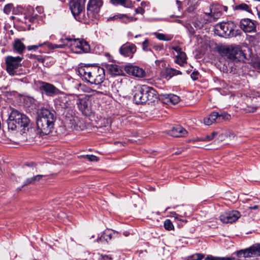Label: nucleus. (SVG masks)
Listing matches in <instances>:
<instances>
[{
	"mask_svg": "<svg viewBox=\"0 0 260 260\" xmlns=\"http://www.w3.org/2000/svg\"><path fill=\"white\" fill-rule=\"evenodd\" d=\"M164 227L166 230L170 231L174 229V225L170 219H167L164 222Z\"/></svg>",
	"mask_w": 260,
	"mask_h": 260,
	"instance_id": "36",
	"label": "nucleus"
},
{
	"mask_svg": "<svg viewBox=\"0 0 260 260\" xmlns=\"http://www.w3.org/2000/svg\"><path fill=\"white\" fill-rule=\"evenodd\" d=\"M236 26L232 21L222 22L218 23L214 26V33L222 37H233L237 36L235 31Z\"/></svg>",
	"mask_w": 260,
	"mask_h": 260,
	"instance_id": "7",
	"label": "nucleus"
},
{
	"mask_svg": "<svg viewBox=\"0 0 260 260\" xmlns=\"http://www.w3.org/2000/svg\"><path fill=\"white\" fill-rule=\"evenodd\" d=\"M169 101L174 105L177 104L180 101V98L175 94H170L168 96Z\"/></svg>",
	"mask_w": 260,
	"mask_h": 260,
	"instance_id": "34",
	"label": "nucleus"
},
{
	"mask_svg": "<svg viewBox=\"0 0 260 260\" xmlns=\"http://www.w3.org/2000/svg\"><path fill=\"white\" fill-rule=\"evenodd\" d=\"M103 4V0H89L87 6V17L89 20H93L97 18Z\"/></svg>",
	"mask_w": 260,
	"mask_h": 260,
	"instance_id": "8",
	"label": "nucleus"
},
{
	"mask_svg": "<svg viewBox=\"0 0 260 260\" xmlns=\"http://www.w3.org/2000/svg\"><path fill=\"white\" fill-rule=\"evenodd\" d=\"M235 9L236 10H242L248 12H250L251 11V9L249 6L244 3L236 6Z\"/></svg>",
	"mask_w": 260,
	"mask_h": 260,
	"instance_id": "33",
	"label": "nucleus"
},
{
	"mask_svg": "<svg viewBox=\"0 0 260 260\" xmlns=\"http://www.w3.org/2000/svg\"><path fill=\"white\" fill-rule=\"evenodd\" d=\"M176 4L178 8V10L179 11H180L182 10L183 8L182 6V2L180 1L177 0L176 1Z\"/></svg>",
	"mask_w": 260,
	"mask_h": 260,
	"instance_id": "48",
	"label": "nucleus"
},
{
	"mask_svg": "<svg viewBox=\"0 0 260 260\" xmlns=\"http://www.w3.org/2000/svg\"><path fill=\"white\" fill-rule=\"evenodd\" d=\"M249 209L251 210H257L258 209V206L257 205H254L253 206L249 207Z\"/></svg>",
	"mask_w": 260,
	"mask_h": 260,
	"instance_id": "54",
	"label": "nucleus"
},
{
	"mask_svg": "<svg viewBox=\"0 0 260 260\" xmlns=\"http://www.w3.org/2000/svg\"><path fill=\"white\" fill-rule=\"evenodd\" d=\"M124 70L127 74L137 77H143L145 75V72L142 68L132 64L126 66Z\"/></svg>",
	"mask_w": 260,
	"mask_h": 260,
	"instance_id": "19",
	"label": "nucleus"
},
{
	"mask_svg": "<svg viewBox=\"0 0 260 260\" xmlns=\"http://www.w3.org/2000/svg\"><path fill=\"white\" fill-rule=\"evenodd\" d=\"M13 48L19 54H22L25 48V46L19 39H15L13 43Z\"/></svg>",
	"mask_w": 260,
	"mask_h": 260,
	"instance_id": "26",
	"label": "nucleus"
},
{
	"mask_svg": "<svg viewBox=\"0 0 260 260\" xmlns=\"http://www.w3.org/2000/svg\"><path fill=\"white\" fill-rule=\"evenodd\" d=\"M76 104L79 110L84 115H87L90 111L89 96L84 95L79 96L78 95H74Z\"/></svg>",
	"mask_w": 260,
	"mask_h": 260,
	"instance_id": "10",
	"label": "nucleus"
},
{
	"mask_svg": "<svg viewBox=\"0 0 260 260\" xmlns=\"http://www.w3.org/2000/svg\"><path fill=\"white\" fill-rule=\"evenodd\" d=\"M65 121L69 127L73 129L79 131L80 126L79 124L80 122L79 118L72 114H67L66 115Z\"/></svg>",
	"mask_w": 260,
	"mask_h": 260,
	"instance_id": "18",
	"label": "nucleus"
},
{
	"mask_svg": "<svg viewBox=\"0 0 260 260\" xmlns=\"http://www.w3.org/2000/svg\"><path fill=\"white\" fill-rule=\"evenodd\" d=\"M101 260H112V258L107 255H101Z\"/></svg>",
	"mask_w": 260,
	"mask_h": 260,
	"instance_id": "51",
	"label": "nucleus"
},
{
	"mask_svg": "<svg viewBox=\"0 0 260 260\" xmlns=\"http://www.w3.org/2000/svg\"><path fill=\"white\" fill-rule=\"evenodd\" d=\"M35 184L33 181V179L31 177L27 178L23 182V186L28 185L29 184Z\"/></svg>",
	"mask_w": 260,
	"mask_h": 260,
	"instance_id": "42",
	"label": "nucleus"
},
{
	"mask_svg": "<svg viewBox=\"0 0 260 260\" xmlns=\"http://www.w3.org/2000/svg\"><path fill=\"white\" fill-rule=\"evenodd\" d=\"M136 51V46L135 45L127 43L121 46L119 49V53L124 56L132 58L133 54Z\"/></svg>",
	"mask_w": 260,
	"mask_h": 260,
	"instance_id": "17",
	"label": "nucleus"
},
{
	"mask_svg": "<svg viewBox=\"0 0 260 260\" xmlns=\"http://www.w3.org/2000/svg\"><path fill=\"white\" fill-rule=\"evenodd\" d=\"M75 99L74 95H67L63 93L61 94L56 99V104L59 105L63 109H72L74 104L73 100Z\"/></svg>",
	"mask_w": 260,
	"mask_h": 260,
	"instance_id": "11",
	"label": "nucleus"
},
{
	"mask_svg": "<svg viewBox=\"0 0 260 260\" xmlns=\"http://www.w3.org/2000/svg\"><path fill=\"white\" fill-rule=\"evenodd\" d=\"M176 22L180 23L181 22V21L180 20H176Z\"/></svg>",
	"mask_w": 260,
	"mask_h": 260,
	"instance_id": "58",
	"label": "nucleus"
},
{
	"mask_svg": "<svg viewBox=\"0 0 260 260\" xmlns=\"http://www.w3.org/2000/svg\"><path fill=\"white\" fill-rule=\"evenodd\" d=\"M218 118V112H213L208 116L205 117L204 119V122L205 125H210L213 122H217Z\"/></svg>",
	"mask_w": 260,
	"mask_h": 260,
	"instance_id": "25",
	"label": "nucleus"
},
{
	"mask_svg": "<svg viewBox=\"0 0 260 260\" xmlns=\"http://www.w3.org/2000/svg\"><path fill=\"white\" fill-rule=\"evenodd\" d=\"M187 208V207L182 206L180 208V210H179V211L180 212H183L182 214L179 215V214H177L176 212H172V213H171V216L172 217H174L175 220H178L179 221L186 222L187 221L186 220L181 219L180 218V217H182V216H187V213L186 212Z\"/></svg>",
	"mask_w": 260,
	"mask_h": 260,
	"instance_id": "27",
	"label": "nucleus"
},
{
	"mask_svg": "<svg viewBox=\"0 0 260 260\" xmlns=\"http://www.w3.org/2000/svg\"><path fill=\"white\" fill-rule=\"evenodd\" d=\"M114 18H118L120 19H122V21L125 23H127L128 22L133 21L136 20V19H134L132 17H128L125 14L117 15L114 16Z\"/></svg>",
	"mask_w": 260,
	"mask_h": 260,
	"instance_id": "31",
	"label": "nucleus"
},
{
	"mask_svg": "<svg viewBox=\"0 0 260 260\" xmlns=\"http://www.w3.org/2000/svg\"><path fill=\"white\" fill-rule=\"evenodd\" d=\"M55 117L54 113L47 109H44L37 120L39 132L43 135L49 134L54 126Z\"/></svg>",
	"mask_w": 260,
	"mask_h": 260,
	"instance_id": "2",
	"label": "nucleus"
},
{
	"mask_svg": "<svg viewBox=\"0 0 260 260\" xmlns=\"http://www.w3.org/2000/svg\"><path fill=\"white\" fill-rule=\"evenodd\" d=\"M40 89L44 91L45 94L50 96H53L59 92V90L53 84L43 81H40Z\"/></svg>",
	"mask_w": 260,
	"mask_h": 260,
	"instance_id": "16",
	"label": "nucleus"
},
{
	"mask_svg": "<svg viewBox=\"0 0 260 260\" xmlns=\"http://www.w3.org/2000/svg\"><path fill=\"white\" fill-rule=\"evenodd\" d=\"M64 41L67 43V47L74 53L82 54L88 52L90 50L89 44L82 39L67 37Z\"/></svg>",
	"mask_w": 260,
	"mask_h": 260,
	"instance_id": "5",
	"label": "nucleus"
},
{
	"mask_svg": "<svg viewBox=\"0 0 260 260\" xmlns=\"http://www.w3.org/2000/svg\"><path fill=\"white\" fill-rule=\"evenodd\" d=\"M199 76V73L198 71H193L190 75L191 78L193 80H197L198 79Z\"/></svg>",
	"mask_w": 260,
	"mask_h": 260,
	"instance_id": "45",
	"label": "nucleus"
},
{
	"mask_svg": "<svg viewBox=\"0 0 260 260\" xmlns=\"http://www.w3.org/2000/svg\"><path fill=\"white\" fill-rule=\"evenodd\" d=\"M172 49L177 52V55H179L181 54V53L183 52L182 51V49L179 46H174L172 47Z\"/></svg>",
	"mask_w": 260,
	"mask_h": 260,
	"instance_id": "46",
	"label": "nucleus"
},
{
	"mask_svg": "<svg viewBox=\"0 0 260 260\" xmlns=\"http://www.w3.org/2000/svg\"><path fill=\"white\" fill-rule=\"evenodd\" d=\"M108 72L112 76H119L123 74L121 67L115 64H106L105 66Z\"/></svg>",
	"mask_w": 260,
	"mask_h": 260,
	"instance_id": "21",
	"label": "nucleus"
},
{
	"mask_svg": "<svg viewBox=\"0 0 260 260\" xmlns=\"http://www.w3.org/2000/svg\"><path fill=\"white\" fill-rule=\"evenodd\" d=\"M231 118L230 114L226 112L218 113V118H217V122L220 123L223 121L229 120Z\"/></svg>",
	"mask_w": 260,
	"mask_h": 260,
	"instance_id": "29",
	"label": "nucleus"
},
{
	"mask_svg": "<svg viewBox=\"0 0 260 260\" xmlns=\"http://www.w3.org/2000/svg\"><path fill=\"white\" fill-rule=\"evenodd\" d=\"M223 55L230 61L234 62H245L248 59L246 50H243L239 46H230L223 49Z\"/></svg>",
	"mask_w": 260,
	"mask_h": 260,
	"instance_id": "3",
	"label": "nucleus"
},
{
	"mask_svg": "<svg viewBox=\"0 0 260 260\" xmlns=\"http://www.w3.org/2000/svg\"><path fill=\"white\" fill-rule=\"evenodd\" d=\"M9 119L12 121L15 128L19 129L22 133H24L28 129L29 119L25 114L19 112L18 110L13 109L10 113Z\"/></svg>",
	"mask_w": 260,
	"mask_h": 260,
	"instance_id": "4",
	"label": "nucleus"
},
{
	"mask_svg": "<svg viewBox=\"0 0 260 260\" xmlns=\"http://www.w3.org/2000/svg\"><path fill=\"white\" fill-rule=\"evenodd\" d=\"M92 92H93V94H98V93H100L101 92L100 91H98L96 90H92Z\"/></svg>",
	"mask_w": 260,
	"mask_h": 260,
	"instance_id": "56",
	"label": "nucleus"
},
{
	"mask_svg": "<svg viewBox=\"0 0 260 260\" xmlns=\"http://www.w3.org/2000/svg\"><path fill=\"white\" fill-rule=\"evenodd\" d=\"M112 238V234L108 233V232H104L102 236L100 237V240H102V239H105L106 241L110 240Z\"/></svg>",
	"mask_w": 260,
	"mask_h": 260,
	"instance_id": "39",
	"label": "nucleus"
},
{
	"mask_svg": "<svg viewBox=\"0 0 260 260\" xmlns=\"http://www.w3.org/2000/svg\"><path fill=\"white\" fill-rule=\"evenodd\" d=\"M12 9V5L11 4H8L5 6L4 9V12L7 14H9L11 12Z\"/></svg>",
	"mask_w": 260,
	"mask_h": 260,
	"instance_id": "43",
	"label": "nucleus"
},
{
	"mask_svg": "<svg viewBox=\"0 0 260 260\" xmlns=\"http://www.w3.org/2000/svg\"><path fill=\"white\" fill-rule=\"evenodd\" d=\"M137 2H140L141 0H136Z\"/></svg>",
	"mask_w": 260,
	"mask_h": 260,
	"instance_id": "64",
	"label": "nucleus"
},
{
	"mask_svg": "<svg viewBox=\"0 0 260 260\" xmlns=\"http://www.w3.org/2000/svg\"><path fill=\"white\" fill-rule=\"evenodd\" d=\"M22 57L17 56H7L6 58V70L10 75H17V70L21 66V61Z\"/></svg>",
	"mask_w": 260,
	"mask_h": 260,
	"instance_id": "9",
	"label": "nucleus"
},
{
	"mask_svg": "<svg viewBox=\"0 0 260 260\" xmlns=\"http://www.w3.org/2000/svg\"><path fill=\"white\" fill-rule=\"evenodd\" d=\"M212 140L211 138H210L209 135H207L206 137H202L201 138L198 139L197 140H191L193 142L196 141H205V142H209L210 141Z\"/></svg>",
	"mask_w": 260,
	"mask_h": 260,
	"instance_id": "41",
	"label": "nucleus"
},
{
	"mask_svg": "<svg viewBox=\"0 0 260 260\" xmlns=\"http://www.w3.org/2000/svg\"><path fill=\"white\" fill-rule=\"evenodd\" d=\"M43 45H44V43H42V44H39L38 45H30V46H28L27 47V49L29 51H30L31 50H36L37 49H38L40 47H41Z\"/></svg>",
	"mask_w": 260,
	"mask_h": 260,
	"instance_id": "40",
	"label": "nucleus"
},
{
	"mask_svg": "<svg viewBox=\"0 0 260 260\" xmlns=\"http://www.w3.org/2000/svg\"><path fill=\"white\" fill-rule=\"evenodd\" d=\"M175 153H176V154H179V153L178 152V151H177Z\"/></svg>",
	"mask_w": 260,
	"mask_h": 260,
	"instance_id": "63",
	"label": "nucleus"
},
{
	"mask_svg": "<svg viewBox=\"0 0 260 260\" xmlns=\"http://www.w3.org/2000/svg\"><path fill=\"white\" fill-rule=\"evenodd\" d=\"M139 36H140V35H136V36H135V38H137V37H139Z\"/></svg>",
	"mask_w": 260,
	"mask_h": 260,
	"instance_id": "61",
	"label": "nucleus"
},
{
	"mask_svg": "<svg viewBox=\"0 0 260 260\" xmlns=\"http://www.w3.org/2000/svg\"><path fill=\"white\" fill-rule=\"evenodd\" d=\"M240 27L245 32H256V24L255 22L249 18H244L240 22Z\"/></svg>",
	"mask_w": 260,
	"mask_h": 260,
	"instance_id": "15",
	"label": "nucleus"
},
{
	"mask_svg": "<svg viewBox=\"0 0 260 260\" xmlns=\"http://www.w3.org/2000/svg\"><path fill=\"white\" fill-rule=\"evenodd\" d=\"M155 36L159 40L169 41L172 39L173 36L165 35L161 33H156Z\"/></svg>",
	"mask_w": 260,
	"mask_h": 260,
	"instance_id": "32",
	"label": "nucleus"
},
{
	"mask_svg": "<svg viewBox=\"0 0 260 260\" xmlns=\"http://www.w3.org/2000/svg\"><path fill=\"white\" fill-rule=\"evenodd\" d=\"M148 3L147 2H142L141 3V6H142V7H145V6H147V5H148Z\"/></svg>",
	"mask_w": 260,
	"mask_h": 260,
	"instance_id": "55",
	"label": "nucleus"
},
{
	"mask_svg": "<svg viewBox=\"0 0 260 260\" xmlns=\"http://www.w3.org/2000/svg\"><path fill=\"white\" fill-rule=\"evenodd\" d=\"M153 48L156 50H161L163 49L162 45H154Z\"/></svg>",
	"mask_w": 260,
	"mask_h": 260,
	"instance_id": "52",
	"label": "nucleus"
},
{
	"mask_svg": "<svg viewBox=\"0 0 260 260\" xmlns=\"http://www.w3.org/2000/svg\"><path fill=\"white\" fill-rule=\"evenodd\" d=\"M253 67L255 69L260 71V60L258 59L253 62Z\"/></svg>",
	"mask_w": 260,
	"mask_h": 260,
	"instance_id": "47",
	"label": "nucleus"
},
{
	"mask_svg": "<svg viewBox=\"0 0 260 260\" xmlns=\"http://www.w3.org/2000/svg\"><path fill=\"white\" fill-rule=\"evenodd\" d=\"M86 0H71L69 3L70 9L75 17L79 21H86L88 19L87 12L85 13Z\"/></svg>",
	"mask_w": 260,
	"mask_h": 260,
	"instance_id": "6",
	"label": "nucleus"
},
{
	"mask_svg": "<svg viewBox=\"0 0 260 260\" xmlns=\"http://www.w3.org/2000/svg\"><path fill=\"white\" fill-rule=\"evenodd\" d=\"M204 255L200 253H196L189 256L186 260H202Z\"/></svg>",
	"mask_w": 260,
	"mask_h": 260,
	"instance_id": "35",
	"label": "nucleus"
},
{
	"mask_svg": "<svg viewBox=\"0 0 260 260\" xmlns=\"http://www.w3.org/2000/svg\"><path fill=\"white\" fill-rule=\"evenodd\" d=\"M110 1L114 6L121 5L125 8H129L131 6L129 0H110Z\"/></svg>",
	"mask_w": 260,
	"mask_h": 260,
	"instance_id": "28",
	"label": "nucleus"
},
{
	"mask_svg": "<svg viewBox=\"0 0 260 260\" xmlns=\"http://www.w3.org/2000/svg\"><path fill=\"white\" fill-rule=\"evenodd\" d=\"M217 132H214L212 133L211 134V135H210L209 136H210V138H211V139L212 140L215 137V136L217 135Z\"/></svg>",
	"mask_w": 260,
	"mask_h": 260,
	"instance_id": "53",
	"label": "nucleus"
},
{
	"mask_svg": "<svg viewBox=\"0 0 260 260\" xmlns=\"http://www.w3.org/2000/svg\"><path fill=\"white\" fill-rule=\"evenodd\" d=\"M82 157L90 161H97L99 160L98 158L93 155H83Z\"/></svg>",
	"mask_w": 260,
	"mask_h": 260,
	"instance_id": "38",
	"label": "nucleus"
},
{
	"mask_svg": "<svg viewBox=\"0 0 260 260\" xmlns=\"http://www.w3.org/2000/svg\"><path fill=\"white\" fill-rule=\"evenodd\" d=\"M181 74V71L172 68H166L160 72L161 77L167 79H170L174 76Z\"/></svg>",
	"mask_w": 260,
	"mask_h": 260,
	"instance_id": "20",
	"label": "nucleus"
},
{
	"mask_svg": "<svg viewBox=\"0 0 260 260\" xmlns=\"http://www.w3.org/2000/svg\"><path fill=\"white\" fill-rule=\"evenodd\" d=\"M135 12L136 14L140 13L143 14L144 13L145 10L142 8L139 7L136 9Z\"/></svg>",
	"mask_w": 260,
	"mask_h": 260,
	"instance_id": "50",
	"label": "nucleus"
},
{
	"mask_svg": "<svg viewBox=\"0 0 260 260\" xmlns=\"http://www.w3.org/2000/svg\"><path fill=\"white\" fill-rule=\"evenodd\" d=\"M79 75L91 84L100 85L105 79V70L98 66H84L78 68Z\"/></svg>",
	"mask_w": 260,
	"mask_h": 260,
	"instance_id": "1",
	"label": "nucleus"
},
{
	"mask_svg": "<svg viewBox=\"0 0 260 260\" xmlns=\"http://www.w3.org/2000/svg\"><path fill=\"white\" fill-rule=\"evenodd\" d=\"M150 46L149 40L148 39L145 40L142 43V49L144 51L152 52L151 49L149 47Z\"/></svg>",
	"mask_w": 260,
	"mask_h": 260,
	"instance_id": "37",
	"label": "nucleus"
},
{
	"mask_svg": "<svg viewBox=\"0 0 260 260\" xmlns=\"http://www.w3.org/2000/svg\"><path fill=\"white\" fill-rule=\"evenodd\" d=\"M187 133L186 130L180 125L173 127L170 132L171 135L175 137L185 136Z\"/></svg>",
	"mask_w": 260,
	"mask_h": 260,
	"instance_id": "23",
	"label": "nucleus"
},
{
	"mask_svg": "<svg viewBox=\"0 0 260 260\" xmlns=\"http://www.w3.org/2000/svg\"><path fill=\"white\" fill-rule=\"evenodd\" d=\"M36 165L35 164H32V166H34L35 167H36Z\"/></svg>",
	"mask_w": 260,
	"mask_h": 260,
	"instance_id": "59",
	"label": "nucleus"
},
{
	"mask_svg": "<svg viewBox=\"0 0 260 260\" xmlns=\"http://www.w3.org/2000/svg\"><path fill=\"white\" fill-rule=\"evenodd\" d=\"M43 176L42 175H37L32 177L34 183L39 181Z\"/></svg>",
	"mask_w": 260,
	"mask_h": 260,
	"instance_id": "44",
	"label": "nucleus"
},
{
	"mask_svg": "<svg viewBox=\"0 0 260 260\" xmlns=\"http://www.w3.org/2000/svg\"><path fill=\"white\" fill-rule=\"evenodd\" d=\"M106 56H110V54H109V53H106Z\"/></svg>",
	"mask_w": 260,
	"mask_h": 260,
	"instance_id": "60",
	"label": "nucleus"
},
{
	"mask_svg": "<svg viewBox=\"0 0 260 260\" xmlns=\"http://www.w3.org/2000/svg\"><path fill=\"white\" fill-rule=\"evenodd\" d=\"M228 7L226 6H221L218 4H214L210 7L209 12H205V14L214 19L219 18L221 14L222 11H226Z\"/></svg>",
	"mask_w": 260,
	"mask_h": 260,
	"instance_id": "13",
	"label": "nucleus"
},
{
	"mask_svg": "<svg viewBox=\"0 0 260 260\" xmlns=\"http://www.w3.org/2000/svg\"><path fill=\"white\" fill-rule=\"evenodd\" d=\"M142 86H137L134 90V101L137 104H144Z\"/></svg>",
	"mask_w": 260,
	"mask_h": 260,
	"instance_id": "22",
	"label": "nucleus"
},
{
	"mask_svg": "<svg viewBox=\"0 0 260 260\" xmlns=\"http://www.w3.org/2000/svg\"><path fill=\"white\" fill-rule=\"evenodd\" d=\"M256 110V108H253V109L252 110H249V112H254Z\"/></svg>",
	"mask_w": 260,
	"mask_h": 260,
	"instance_id": "57",
	"label": "nucleus"
},
{
	"mask_svg": "<svg viewBox=\"0 0 260 260\" xmlns=\"http://www.w3.org/2000/svg\"><path fill=\"white\" fill-rule=\"evenodd\" d=\"M186 61V55L185 52L181 53L176 56L175 62L180 66H183Z\"/></svg>",
	"mask_w": 260,
	"mask_h": 260,
	"instance_id": "30",
	"label": "nucleus"
},
{
	"mask_svg": "<svg viewBox=\"0 0 260 260\" xmlns=\"http://www.w3.org/2000/svg\"><path fill=\"white\" fill-rule=\"evenodd\" d=\"M175 153H176V154H179V153L178 152V151H177Z\"/></svg>",
	"mask_w": 260,
	"mask_h": 260,
	"instance_id": "62",
	"label": "nucleus"
},
{
	"mask_svg": "<svg viewBox=\"0 0 260 260\" xmlns=\"http://www.w3.org/2000/svg\"><path fill=\"white\" fill-rule=\"evenodd\" d=\"M240 216L241 215L239 212L234 210L224 212L220 216L219 218L222 222L228 223L236 221Z\"/></svg>",
	"mask_w": 260,
	"mask_h": 260,
	"instance_id": "14",
	"label": "nucleus"
},
{
	"mask_svg": "<svg viewBox=\"0 0 260 260\" xmlns=\"http://www.w3.org/2000/svg\"><path fill=\"white\" fill-rule=\"evenodd\" d=\"M142 87L144 104L148 103V104H150L157 99L156 91L152 87L147 85H142Z\"/></svg>",
	"mask_w": 260,
	"mask_h": 260,
	"instance_id": "12",
	"label": "nucleus"
},
{
	"mask_svg": "<svg viewBox=\"0 0 260 260\" xmlns=\"http://www.w3.org/2000/svg\"><path fill=\"white\" fill-rule=\"evenodd\" d=\"M196 9V6L195 4H192L187 8V11L189 12H192Z\"/></svg>",
	"mask_w": 260,
	"mask_h": 260,
	"instance_id": "49",
	"label": "nucleus"
},
{
	"mask_svg": "<svg viewBox=\"0 0 260 260\" xmlns=\"http://www.w3.org/2000/svg\"><path fill=\"white\" fill-rule=\"evenodd\" d=\"M66 40L65 38H61L59 42L61 43L60 44H54L50 43L48 42H45L44 43V45H47L48 48L50 49H54L57 48H64L66 47H67V43L64 41Z\"/></svg>",
	"mask_w": 260,
	"mask_h": 260,
	"instance_id": "24",
	"label": "nucleus"
}]
</instances>
